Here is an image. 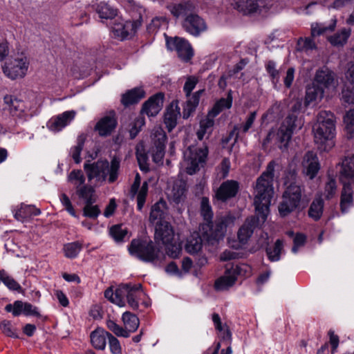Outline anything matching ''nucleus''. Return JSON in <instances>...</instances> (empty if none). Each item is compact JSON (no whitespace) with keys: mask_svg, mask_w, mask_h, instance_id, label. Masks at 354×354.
<instances>
[{"mask_svg":"<svg viewBox=\"0 0 354 354\" xmlns=\"http://www.w3.org/2000/svg\"><path fill=\"white\" fill-rule=\"evenodd\" d=\"M0 329L7 336L17 338L18 335L15 328L9 321L4 320L0 323Z\"/></svg>","mask_w":354,"mask_h":354,"instance_id":"56","label":"nucleus"},{"mask_svg":"<svg viewBox=\"0 0 354 354\" xmlns=\"http://www.w3.org/2000/svg\"><path fill=\"white\" fill-rule=\"evenodd\" d=\"M85 141V137L83 135L79 136L77 140V145L71 149L73 159L75 162L78 164L81 162L80 154L83 149Z\"/></svg>","mask_w":354,"mask_h":354,"instance_id":"48","label":"nucleus"},{"mask_svg":"<svg viewBox=\"0 0 354 354\" xmlns=\"http://www.w3.org/2000/svg\"><path fill=\"white\" fill-rule=\"evenodd\" d=\"M351 86H348L342 91V99L344 102L354 103V65L348 70Z\"/></svg>","mask_w":354,"mask_h":354,"instance_id":"39","label":"nucleus"},{"mask_svg":"<svg viewBox=\"0 0 354 354\" xmlns=\"http://www.w3.org/2000/svg\"><path fill=\"white\" fill-rule=\"evenodd\" d=\"M142 21V17L139 16L138 19L133 21H126L124 24H115L113 26V30L115 35L122 39H125L136 32L137 30L141 26Z\"/></svg>","mask_w":354,"mask_h":354,"instance_id":"19","label":"nucleus"},{"mask_svg":"<svg viewBox=\"0 0 354 354\" xmlns=\"http://www.w3.org/2000/svg\"><path fill=\"white\" fill-rule=\"evenodd\" d=\"M232 91H230L227 93V96L226 98H221L215 103L212 111L209 112V114H212V118H214L216 115H217L220 112H221L223 109H230L232 106Z\"/></svg>","mask_w":354,"mask_h":354,"instance_id":"37","label":"nucleus"},{"mask_svg":"<svg viewBox=\"0 0 354 354\" xmlns=\"http://www.w3.org/2000/svg\"><path fill=\"white\" fill-rule=\"evenodd\" d=\"M174 231L168 223H160L156 226L155 239L161 241L162 244H169L173 241Z\"/></svg>","mask_w":354,"mask_h":354,"instance_id":"24","label":"nucleus"},{"mask_svg":"<svg viewBox=\"0 0 354 354\" xmlns=\"http://www.w3.org/2000/svg\"><path fill=\"white\" fill-rule=\"evenodd\" d=\"M239 191V183L234 180L223 182L216 192L217 200L225 202L236 196Z\"/></svg>","mask_w":354,"mask_h":354,"instance_id":"17","label":"nucleus"},{"mask_svg":"<svg viewBox=\"0 0 354 354\" xmlns=\"http://www.w3.org/2000/svg\"><path fill=\"white\" fill-rule=\"evenodd\" d=\"M335 74L326 66H323L317 71L313 88H308L306 91V100L313 101L317 98H322L324 90L334 85Z\"/></svg>","mask_w":354,"mask_h":354,"instance_id":"7","label":"nucleus"},{"mask_svg":"<svg viewBox=\"0 0 354 354\" xmlns=\"http://www.w3.org/2000/svg\"><path fill=\"white\" fill-rule=\"evenodd\" d=\"M257 117L256 111L250 112L246 118L245 122L241 127V131L243 133H247L249 129L252 127Z\"/></svg>","mask_w":354,"mask_h":354,"instance_id":"64","label":"nucleus"},{"mask_svg":"<svg viewBox=\"0 0 354 354\" xmlns=\"http://www.w3.org/2000/svg\"><path fill=\"white\" fill-rule=\"evenodd\" d=\"M145 95V92L142 88H134L127 91L124 94L122 95L121 102L125 106H128L129 105L138 103L141 99L144 98Z\"/></svg>","mask_w":354,"mask_h":354,"instance_id":"31","label":"nucleus"},{"mask_svg":"<svg viewBox=\"0 0 354 354\" xmlns=\"http://www.w3.org/2000/svg\"><path fill=\"white\" fill-rule=\"evenodd\" d=\"M95 203L84 204L83 208V215L86 217L95 219L100 214L101 211L97 205H93Z\"/></svg>","mask_w":354,"mask_h":354,"instance_id":"53","label":"nucleus"},{"mask_svg":"<svg viewBox=\"0 0 354 354\" xmlns=\"http://www.w3.org/2000/svg\"><path fill=\"white\" fill-rule=\"evenodd\" d=\"M106 326L110 331L118 337H129L127 330L111 319L106 320Z\"/></svg>","mask_w":354,"mask_h":354,"instance_id":"45","label":"nucleus"},{"mask_svg":"<svg viewBox=\"0 0 354 354\" xmlns=\"http://www.w3.org/2000/svg\"><path fill=\"white\" fill-rule=\"evenodd\" d=\"M28 68V62L25 56L20 55L8 62L5 63L3 66V73L11 80L18 77H23Z\"/></svg>","mask_w":354,"mask_h":354,"instance_id":"11","label":"nucleus"},{"mask_svg":"<svg viewBox=\"0 0 354 354\" xmlns=\"http://www.w3.org/2000/svg\"><path fill=\"white\" fill-rule=\"evenodd\" d=\"M95 10L101 19H112L117 15V10L105 2L95 6Z\"/></svg>","mask_w":354,"mask_h":354,"instance_id":"36","label":"nucleus"},{"mask_svg":"<svg viewBox=\"0 0 354 354\" xmlns=\"http://www.w3.org/2000/svg\"><path fill=\"white\" fill-rule=\"evenodd\" d=\"M336 181L334 178L329 176L324 187V196L326 199L330 200L333 198L336 194Z\"/></svg>","mask_w":354,"mask_h":354,"instance_id":"55","label":"nucleus"},{"mask_svg":"<svg viewBox=\"0 0 354 354\" xmlns=\"http://www.w3.org/2000/svg\"><path fill=\"white\" fill-rule=\"evenodd\" d=\"M188 98L186 105L183 109V118H188L190 115L195 111L196 106L199 103L198 95L197 93H193L187 97Z\"/></svg>","mask_w":354,"mask_h":354,"instance_id":"43","label":"nucleus"},{"mask_svg":"<svg viewBox=\"0 0 354 354\" xmlns=\"http://www.w3.org/2000/svg\"><path fill=\"white\" fill-rule=\"evenodd\" d=\"M75 111H68L53 118L48 122V127L54 131H59L67 126L75 118Z\"/></svg>","mask_w":354,"mask_h":354,"instance_id":"23","label":"nucleus"},{"mask_svg":"<svg viewBox=\"0 0 354 354\" xmlns=\"http://www.w3.org/2000/svg\"><path fill=\"white\" fill-rule=\"evenodd\" d=\"M351 32L350 28H342L339 32L330 37L328 40L333 46H343L347 41Z\"/></svg>","mask_w":354,"mask_h":354,"instance_id":"41","label":"nucleus"},{"mask_svg":"<svg viewBox=\"0 0 354 354\" xmlns=\"http://www.w3.org/2000/svg\"><path fill=\"white\" fill-rule=\"evenodd\" d=\"M108 340L111 353L112 354H122L120 343L112 333H110Z\"/></svg>","mask_w":354,"mask_h":354,"instance_id":"57","label":"nucleus"},{"mask_svg":"<svg viewBox=\"0 0 354 354\" xmlns=\"http://www.w3.org/2000/svg\"><path fill=\"white\" fill-rule=\"evenodd\" d=\"M60 201L66 210L73 216L76 217V212L71 202L69 197L66 194H62L60 196Z\"/></svg>","mask_w":354,"mask_h":354,"instance_id":"61","label":"nucleus"},{"mask_svg":"<svg viewBox=\"0 0 354 354\" xmlns=\"http://www.w3.org/2000/svg\"><path fill=\"white\" fill-rule=\"evenodd\" d=\"M109 233L116 242H121L127 234L128 230L126 227H122V225H115L110 228Z\"/></svg>","mask_w":354,"mask_h":354,"instance_id":"49","label":"nucleus"},{"mask_svg":"<svg viewBox=\"0 0 354 354\" xmlns=\"http://www.w3.org/2000/svg\"><path fill=\"white\" fill-rule=\"evenodd\" d=\"M111 333L102 328H97L90 334L91 343L97 350L104 351L106 346V339Z\"/></svg>","mask_w":354,"mask_h":354,"instance_id":"26","label":"nucleus"},{"mask_svg":"<svg viewBox=\"0 0 354 354\" xmlns=\"http://www.w3.org/2000/svg\"><path fill=\"white\" fill-rule=\"evenodd\" d=\"M180 115V107L177 102H172L167 108L164 121L169 131H171L177 124V119Z\"/></svg>","mask_w":354,"mask_h":354,"instance_id":"27","label":"nucleus"},{"mask_svg":"<svg viewBox=\"0 0 354 354\" xmlns=\"http://www.w3.org/2000/svg\"><path fill=\"white\" fill-rule=\"evenodd\" d=\"M266 70L271 77L272 82L276 86L279 82V72L276 68V63L272 60H269L266 64Z\"/></svg>","mask_w":354,"mask_h":354,"instance_id":"52","label":"nucleus"},{"mask_svg":"<svg viewBox=\"0 0 354 354\" xmlns=\"http://www.w3.org/2000/svg\"><path fill=\"white\" fill-rule=\"evenodd\" d=\"M167 136L163 132H157L154 135L153 145L151 147L149 153L152 157L153 161L156 164H162V159L165 152V142Z\"/></svg>","mask_w":354,"mask_h":354,"instance_id":"18","label":"nucleus"},{"mask_svg":"<svg viewBox=\"0 0 354 354\" xmlns=\"http://www.w3.org/2000/svg\"><path fill=\"white\" fill-rule=\"evenodd\" d=\"M340 180L342 178L354 180V156H346L342 160L340 170Z\"/></svg>","mask_w":354,"mask_h":354,"instance_id":"34","label":"nucleus"},{"mask_svg":"<svg viewBox=\"0 0 354 354\" xmlns=\"http://www.w3.org/2000/svg\"><path fill=\"white\" fill-rule=\"evenodd\" d=\"M122 319L129 337L131 333L137 330L140 324L139 319L136 315L127 311L123 313Z\"/></svg>","mask_w":354,"mask_h":354,"instance_id":"35","label":"nucleus"},{"mask_svg":"<svg viewBox=\"0 0 354 354\" xmlns=\"http://www.w3.org/2000/svg\"><path fill=\"white\" fill-rule=\"evenodd\" d=\"M0 279L1 281L12 290L21 292L22 288L13 278L8 276L4 270H0Z\"/></svg>","mask_w":354,"mask_h":354,"instance_id":"50","label":"nucleus"},{"mask_svg":"<svg viewBox=\"0 0 354 354\" xmlns=\"http://www.w3.org/2000/svg\"><path fill=\"white\" fill-rule=\"evenodd\" d=\"M235 217L231 214L217 217L214 223L212 221L208 223L207 228L208 231L204 232V238L209 245H214L220 239H222L226 232L227 227L232 226L234 223Z\"/></svg>","mask_w":354,"mask_h":354,"instance_id":"8","label":"nucleus"},{"mask_svg":"<svg viewBox=\"0 0 354 354\" xmlns=\"http://www.w3.org/2000/svg\"><path fill=\"white\" fill-rule=\"evenodd\" d=\"M324 205V202L322 198H318L315 199L308 209L309 216L315 221H318L322 215Z\"/></svg>","mask_w":354,"mask_h":354,"instance_id":"40","label":"nucleus"},{"mask_svg":"<svg viewBox=\"0 0 354 354\" xmlns=\"http://www.w3.org/2000/svg\"><path fill=\"white\" fill-rule=\"evenodd\" d=\"M166 245L167 254L171 258H177L181 252V248L179 245L173 244L171 242L169 244H165Z\"/></svg>","mask_w":354,"mask_h":354,"instance_id":"63","label":"nucleus"},{"mask_svg":"<svg viewBox=\"0 0 354 354\" xmlns=\"http://www.w3.org/2000/svg\"><path fill=\"white\" fill-rule=\"evenodd\" d=\"M136 157L138 160V162L139 165V167L141 171L147 172L149 171L148 161V156L145 153L137 152Z\"/></svg>","mask_w":354,"mask_h":354,"instance_id":"60","label":"nucleus"},{"mask_svg":"<svg viewBox=\"0 0 354 354\" xmlns=\"http://www.w3.org/2000/svg\"><path fill=\"white\" fill-rule=\"evenodd\" d=\"M117 121L113 116L106 115L101 118L96 124L95 130L100 136H107L115 129Z\"/></svg>","mask_w":354,"mask_h":354,"instance_id":"25","label":"nucleus"},{"mask_svg":"<svg viewBox=\"0 0 354 354\" xmlns=\"http://www.w3.org/2000/svg\"><path fill=\"white\" fill-rule=\"evenodd\" d=\"M41 214V210L35 205L21 204L20 207L14 213V217L19 221L24 222L26 219L30 218Z\"/></svg>","mask_w":354,"mask_h":354,"instance_id":"29","label":"nucleus"},{"mask_svg":"<svg viewBox=\"0 0 354 354\" xmlns=\"http://www.w3.org/2000/svg\"><path fill=\"white\" fill-rule=\"evenodd\" d=\"M304 188L295 183L288 185L283 193L278 209L280 216L285 217L301 206Z\"/></svg>","mask_w":354,"mask_h":354,"instance_id":"6","label":"nucleus"},{"mask_svg":"<svg viewBox=\"0 0 354 354\" xmlns=\"http://www.w3.org/2000/svg\"><path fill=\"white\" fill-rule=\"evenodd\" d=\"M148 192V184L144 182L139 192H137V209L142 211L146 201V197Z\"/></svg>","mask_w":354,"mask_h":354,"instance_id":"54","label":"nucleus"},{"mask_svg":"<svg viewBox=\"0 0 354 354\" xmlns=\"http://www.w3.org/2000/svg\"><path fill=\"white\" fill-rule=\"evenodd\" d=\"M3 110L8 111L12 116L21 118L26 109L24 102L13 95H7L3 97Z\"/></svg>","mask_w":354,"mask_h":354,"instance_id":"21","label":"nucleus"},{"mask_svg":"<svg viewBox=\"0 0 354 354\" xmlns=\"http://www.w3.org/2000/svg\"><path fill=\"white\" fill-rule=\"evenodd\" d=\"M201 214L204 220L208 223H211L213 217V212L209 204V198L203 197L201 202Z\"/></svg>","mask_w":354,"mask_h":354,"instance_id":"47","label":"nucleus"},{"mask_svg":"<svg viewBox=\"0 0 354 354\" xmlns=\"http://www.w3.org/2000/svg\"><path fill=\"white\" fill-rule=\"evenodd\" d=\"M210 115L212 116V114L209 113L207 118L200 122V127L203 128L205 131L207 132L208 137L211 135L214 124V120L213 118L209 117Z\"/></svg>","mask_w":354,"mask_h":354,"instance_id":"62","label":"nucleus"},{"mask_svg":"<svg viewBox=\"0 0 354 354\" xmlns=\"http://www.w3.org/2000/svg\"><path fill=\"white\" fill-rule=\"evenodd\" d=\"M277 165L275 160H271L266 170L257 179L254 191L256 216L248 218L238 231L237 236L242 244L248 243L259 223H263L267 218L274 194L273 178Z\"/></svg>","mask_w":354,"mask_h":354,"instance_id":"1","label":"nucleus"},{"mask_svg":"<svg viewBox=\"0 0 354 354\" xmlns=\"http://www.w3.org/2000/svg\"><path fill=\"white\" fill-rule=\"evenodd\" d=\"M335 118L328 111H321L317 116V123L313 127L315 144L321 151H328L334 146Z\"/></svg>","mask_w":354,"mask_h":354,"instance_id":"3","label":"nucleus"},{"mask_svg":"<svg viewBox=\"0 0 354 354\" xmlns=\"http://www.w3.org/2000/svg\"><path fill=\"white\" fill-rule=\"evenodd\" d=\"M283 248V243L281 239H277L272 247H267L266 252L268 259L270 261H278L281 258Z\"/></svg>","mask_w":354,"mask_h":354,"instance_id":"38","label":"nucleus"},{"mask_svg":"<svg viewBox=\"0 0 354 354\" xmlns=\"http://www.w3.org/2000/svg\"><path fill=\"white\" fill-rule=\"evenodd\" d=\"M166 41L168 48L171 50H176L181 59L188 62L193 57L192 48L185 39L176 37L167 39Z\"/></svg>","mask_w":354,"mask_h":354,"instance_id":"12","label":"nucleus"},{"mask_svg":"<svg viewBox=\"0 0 354 354\" xmlns=\"http://www.w3.org/2000/svg\"><path fill=\"white\" fill-rule=\"evenodd\" d=\"M302 174L310 180H313L320 170L321 165L315 153L308 151L305 153L301 162Z\"/></svg>","mask_w":354,"mask_h":354,"instance_id":"14","label":"nucleus"},{"mask_svg":"<svg viewBox=\"0 0 354 354\" xmlns=\"http://www.w3.org/2000/svg\"><path fill=\"white\" fill-rule=\"evenodd\" d=\"M343 187L340 196V211L342 214L348 212L349 209L354 205L353 189L350 183L343 182Z\"/></svg>","mask_w":354,"mask_h":354,"instance_id":"22","label":"nucleus"},{"mask_svg":"<svg viewBox=\"0 0 354 354\" xmlns=\"http://www.w3.org/2000/svg\"><path fill=\"white\" fill-rule=\"evenodd\" d=\"M171 13L174 17H187L189 15L194 14L195 6L193 3L190 1H186L178 4H174L168 7Z\"/></svg>","mask_w":354,"mask_h":354,"instance_id":"28","label":"nucleus"},{"mask_svg":"<svg viewBox=\"0 0 354 354\" xmlns=\"http://www.w3.org/2000/svg\"><path fill=\"white\" fill-rule=\"evenodd\" d=\"M128 251L131 256L145 263L155 264L160 258V250L151 240L133 239Z\"/></svg>","mask_w":354,"mask_h":354,"instance_id":"5","label":"nucleus"},{"mask_svg":"<svg viewBox=\"0 0 354 354\" xmlns=\"http://www.w3.org/2000/svg\"><path fill=\"white\" fill-rule=\"evenodd\" d=\"M198 80L195 76H189L183 86V91L185 93L186 97L189 96L192 91L196 87Z\"/></svg>","mask_w":354,"mask_h":354,"instance_id":"59","label":"nucleus"},{"mask_svg":"<svg viewBox=\"0 0 354 354\" xmlns=\"http://www.w3.org/2000/svg\"><path fill=\"white\" fill-rule=\"evenodd\" d=\"M187 191L186 183L183 180H177L174 183L171 192L170 194L171 200L176 204L184 201L185 199V193Z\"/></svg>","mask_w":354,"mask_h":354,"instance_id":"33","label":"nucleus"},{"mask_svg":"<svg viewBox=\"0 0 354 354\" xmlns=\"http://www.w3.org/2000/svg\"><path fill=\"white\" fill-rule=\"evenodd\" d=\"M120 167V159L116 156L111 159L110 163L104 160H97L92 164L86 162L84 165L89 180L97 178V180L104 181L109 175V183H113L118 179Z\"/></svg>","mask_w":354,"mask_h":354,"instance_id":"4","label":"nucleus"},{"mask_svg":"<svg viewBox=\"0 0 354 354\" xmlns=\"http://www.w3.org/2000/svg\"><path fill=\"white\" fill-rule=\"evenodd\" d=\"M141 288L142 285L140 283L134 286L125 284L120 286L116 289V297L118 298L115 300L116 304L119 306H124L126 299L132 309H137L139 306L138 294Z\"/></svg>","mask_w":354,"mask_h":354,"instance_id":"10","label":"nucleus"},{"mask_svg":"<svg viewBox=\"0 0 354 354\" xmlns=\"http://www.w3.org/2000/svg\"><path fill=\"white\" fill-rule=\"evenodd\" d=\"M335 26L336 20H333L328 26L323 24H313L311 26V35L312 37H316L322 35L328 31H333Z\"/></svg>","mask_w":354,"mask_h":354,"instance_id":"44","label":"nucleus"},{"mask_svg":"<svg viewBox=\"0 0 354 354\" xmlns=\"http://www.w3.org/2000/svg\"><path fill=\"white\" fill-rule=\"evenodd\" d=\"M82 249V243L79 241H74L65 244L63 251L66 258L75 259L77 257Z\"/></svg>","mask_w":354,"mask_h":354,"instance_id":"42","label":"nucleus"},{"mask_svg":"<svg viewBox=\"0 0 354 354\" xmlns=\"http://www.w3.org/2000/svg\"><path fill=\"white\" fill-rule=\"evenodd\" d=\"M241 273V268L238 265L227 264L224 275L218 278L215 282V288L218 290L228 289L232 286Z\"/></svg>","mask_w":354,"mask_h":354,"instance_id":"15","label":"nucleus"},{"mask_svg":"<svg viewBox=\"0 0 354 354\" xmlns=\"http://www.w3.org/2000/svg\"><path fill=\"white\" fill-rule=\"evenodd\" d=\"M206 241V239L204 238V232L201 236L198 232H194L187 239L185 250L191 254H197L202 248L203 242Z\"/></svg>","mask_w":354,"mask_h":354,"instance_id":"30","label":"nucleus"},{"mask_svg":"<svg viewBox=\"0 0 354 354\" xmlns=\"http://www.w3.org/2000/svg\"><path fill=\"white\" fill-rule=\"evenodd\" d=\"M68 180L73 184L75 189L85 185V177L84 173L80 169H74L71 171L68 176Z\"/></svg>","mask_w":354,"mask_h":354,"instance_id":"46","label":"nucleus"},{"mask_svg":"<svg viewBox=\"0 0 354 354\" xmlns=\"http://www.w3.org/2000/svg\"><path fill=\"white\" fill-rule=\"evenodd\" d=\"M292 112L287 115L277 131L270 130L268 132L262 143L263 149H266L270 143H273L282 151L288 149L294 131L297 127H301V123L295 113L296 105L292 107Z\"/></svg>","mask_w":354,"mask_h":354,"instance_id":"2","label":"nucleus"},{"mask_svg":"<svg viewBox=\"0 0 354 354\" xmlns=\"http://www.w3.org/2000/svg\"><path fill=\"white\" fill-rule=\"evenodd\" d=\"M208 155V147L204 145L202 147H189L185 153L187 162L186 172L192 175L199 170L200 166L205 162Z\"/></svg>","mask_w":354,"mask_h":354,"instance_id":"9","label":"nucleus"},{"mask_svg":"<svg viewBox=\"0 0 354 354\" xmlns=\"http://www.w3.org/2000/svg\"><path fill=\"white\" fill-rule=\"evenodd\" d=\"M344 122L346 125V129L349 134V138H354V109H350L348 111L344 117Z\"/></svg>","mask_w":354,"mask_h":354,"instance_id":"51","label":"nucleus"},{"mask_svg":"<svg viewBox=\"0 0 354 354\" xmlns=\"http://www.w3.org/2000/svg\"><path fill=\"white\" fill-rule=\"evenodd\" d=\"M182 26L186 32L195 37L200 35L207 29L204 19L195 13L185 17L182 22Z\"/></svg>","mask_w":354,"mask_h":354,"instance_id":"16","label":"nucleus"},{"mask_svg":"<svg viewBox=\"0 0 354 354\" xmlns=\"http://www.w3.org/2000/svg\"><path fill=\"white\" fill-rule=\"evenodd\" d=\"M75 194L79 199L83 201L84 204L96 202L97 196L95 195V191L91 185H84L80 187H77V189H75Z\"/></svg>","mask_w":354,"mask_h":354,"instance_id":"32","label":"nucleus"},{"mask_svg":"<svg viewBox=\"0 0 354 354\" xmlns=\"http://www.w3.org/2000/svg\"><path fill=\"white\" fill-rule=\"evenodd\" d=\"M270 0H235L234 8L243 15H251L268 8Z\"/></svg>","mask_w":354,"mask_h":354,"instance_id":"13","label":"nucleus"},{"mask_svg":"<svg viewBox=\"0 0 354 354\" xmlns=\"http://www.w3.org/2000/svg\"><path fill=\"white\" fill-rule=\"evenodd\" d=\"M164 102V94L156 93L150 97L142 105L141 113L149 117L156 115L162 109Z\"/></svg>","mask_w":354,"mask_h":354,"instance_id":"20","label":"nucleus"},{"mask_svg":"<svg viewBox=\"0 0 354 354\" xmlns=\"http://www.w3.org/2000/svg\"><path fill=\"white\" fill-rule=\"evenodd\" d=\"M163 211L160 207V203H155L151 209L149 214V220L151 222H154L157 220H160L163 218Z\"/></svg>","mask_w":354,"mask_h":354,"instance_id":"58","label":"nucleus"}]
</instances>
